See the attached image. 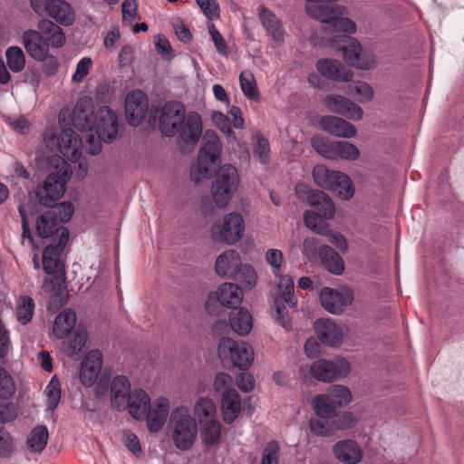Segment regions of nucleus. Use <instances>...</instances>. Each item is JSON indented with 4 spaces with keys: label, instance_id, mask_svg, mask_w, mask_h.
I'll list each match as a JSON object with an SVG mask.
<instances>
[{
    "label": "nucleus",
    "instance_id": "f257e3e1",
    "mask_svg": "<svg viewBox=\"0 0 464 464\" xmlns=\"http://www.w3.org/2000/svg\"><path fill=\"white\" fill-rule=\"evenodd\" d=\"M92 101L89 97L80 99L72 111V122L81 131H90L86 136L88 152L97 155L102 150V141L111 142L118 133L117 114L108 106L91 113Z\"/></svg>",
    "mask_w": 464,
    "mask_h": 464
},
{
    "label": "nucleus",
    "instance_id": "f03ea898",
    "mask_svg": "<svg viewBox=\"0 0 464 464\" xmlns=\"http://www.w3.org/2000/svg\"><path fill=\"white\" fill-rule=\"evenodd\" d=\"M265 257L266 261L271 266L274 276L279 279L277 283L278 294L274 299L276 319L285 330H290L292 323L285 304L290 308L296 306L297 299L294 295V281L291 276L281 275V266L284 259L281 250L268 249Z\"/></svg>",
    "mask_w": 464,
    "mask_h": 464
},
{
    "label": "nucleus",
    "instance_id": "7ed1b4c3",
    "mask_svg": "<svg viewBox=\"0 0 464 464\" xmlns=\"http://www.w3.org/2000/svg\"><path fill=\"white\" fill-rule=\"evenodd\" d=\"M296 193H305L307 202L314 210H306L304 214L305 226L320 235H325L328 225L325 220L334 217L335 208L328 195L321 190L309 189L305 185H297Z\"/></svg>",
    "mask_w": 464,
    "mask_h": 464
},
{
    "label": "nucleus",
    "instance_id": "20e7f679",
    "mask_svg": "<svg viewBox=\"0 0 464 464\" xmlns=\"http://www.w3.org/2000/svg\"><path fill=\"white\" fill-rule=\"evenodd\" d=\"M305 6L309 16L329 24L334 31L353 34L356 25L353 21L346 17L347 9L335 5L338 0H306Z\"/></svg>",
    "mask_w": 464,
    "mask_h": 464
},
{
    "label": "nucleus",
    "instance_id": "39448f33",
    "mask_svg": "<svg viewBox=\"0 0 464 464\" xmlns=\"http://www.w3.org/2000/svg\"><path fill=\"white\" fill-rule=\"evenodd\" d=\"M54 169L46 177L43 186H38L35 191L39 202L45 207H52L64 194L66 183L71 177V168L62 157L52 159Z\"/></svg>",
    "mask_w": 464,
    "mask_h": 464
},
{
    "label": "nucleus",
    "instance_id": "423d86ee",
    "mask_svg": "<svg viewBox=\"0 0 464 464\" xmlns=\"http://www.w3.org/2000/svg\"><path fill=\"white\" fill-rule=\"evenodd\" d=\"M74 212L71 202L53 204L48 210L37 218L36 232L42 238L52 237V241L59 239L62 230L65 228L63 224L67 223Z\"/></svg>",
    "mask_w": 464,
    "mask_h": 464
},
{
    "label": "nucleus",
    "instance_id": "0eeeda50",
    "mask_svg": "<svg viewBox=\"0 0 464 464\" xmlns=\"http://www.w3.org/2000/svg\"><path fill=\"white\" fill-rule=\"evenodd\" d=\"M169 425L175 446L180 450H189L197 438L198 424L188 409L179 407L172 411Z\"/></svg>",
    "mask_w": 464,
    "mask_h": 464
},
{
    "label": "nucleus",
    "instance_id": "6e6552de",
    "mask_svg": "<svg viewBox=\"0 0 464 464\" xmlns=\"http://www.w3.org/2000/svg\"><path fill=\"white\" fill-rule=\"evenodd\" d=\"M220 153L221 141L218 136L213 130H207L198 153L197 169L191 173L192 179L199 181V178L196 177V171L203 178H211L219 163Z\"/></svg>",
    "mask_w": 464,
    "mask_h": 464
},
{
    "label": "nucleus",
    "instance_id": "1a4fd4ad",
    "mask_svg": "<svg viewBox=\"0 0 464 464\" xmlns=\"http://www.w3.org/2000/svg\"><path fill=\"white\" fill-rule=\"evenodd\" d=\"M352 400L350 390L342 385H333L324 394L314 397L312 406L315 414L322 419L334 417L337 409L347 405Z\"/></svg>",
    "mask_w": 464,
    "mask_h": 464
},
{
    "label": "nucleus",
    "instance_id": "9d476101",
    "mask_svg": "<svg viewBox=\"0 0 464 464\" xmlns=\"http://www.w3.org/2000/svg\"><path fill=\"white\" fill-rule=\"evenodd\" d=\"M239 176L237 168L226 164L217 172L212 183V196L218 208H225L237 192Z\"/></svg>",
    "mask_w": 464,
    "mask_h": 464
},
{
    "label": "nucleus",
    "instance_id": "9b49d317",
    "mask_svg": "<svg viewBox=\"0 0 464 464\" xmlns=\"http://www.w3.org/2000/svg\"><path fill=\"white\" fill-rule=\"evenodd\" d=\"M218 355L223 362H231L240 370L248 369L254 361V351L251 345L231 338H222L220 340Z\"/></svg>",
    "mask_w": 464,
    "mask_h": 464
},
{
    "label": "nucleus",
    "instance_id": "f8f14e48",
    "mask_svg": "<svg viewBox=\"0 0 464 464\" xmlns=\"http://www.w3.org/2000/svg\"><path fill=\"white\" fill-rule=\"evenodd\" d=\"M310 372L318 381L333 382L349 373L350 363L343 358L335 361L321 359L313 362Z\"/></svg>",
    "mask_w": 464,
    "mask_h": 464
},
{
    "label": "nucleus",
    "instance_id": "ddd939ff",
    "mask_svg": "<svg viewBox=\"0 0 464 464\" xmlns=\"http://www.w3.org/2000/svg\"><path fill=\"white\" fill-rule=\"evenodd\" d=\"M186 110L184 105L177 101L166 102L160 113L159 128L164 136L173 137L176 135L177 128L182 121Z\"/></svg>",
    "mask_w": 464,
    "mask_h": 464
},
{
    "label": "nucleus",
    "instance_id": "4468645a",
    "mask_svg": "<svg viewBox=\"0 0 464 464\" xmlns=\"http://www.w3.org/2000/svg\"><path fill=\"white\" fill-rule=\"evenodd\" d=\"M82 141L72 129H64L58 136V150L64 158L73 163H79V168L87 171V165L82 160Z\"/></svg>",
    "mask_w": 464,
    "mask_h": 464
},
{
    "label": "nucleus",
    "instance_id": "2eb2a0df",
    "mask_svg": "<svg viewBox=\"0 0 464 464\" xmlns=\"http://www.w3.org/2000/svg\"><path fill=\"white\" fill-rule=\"evenodd\" d=\"M149 109V100L145 92L135 90L125 98V114L128 123L131 126L140 125L145 119Z\"/></svg>",
    "mask_w": 464,
    "mask_h": 464
},
{
    "label": "nucleus",
    "instance_id": "dca6fc26",
    "mask_svg": "<svg viewBox=\"0 0 464 464\" xmlns=\"http://www.w3.org/2000/svg\"><path fill=\"white\" fill-rule=\"evenodd\" d=\"M69 240V230L63 228L59 239L46 246L43 252V266L46 274L51 275L55 271L63 270L61 255Z\"/></svg>",
    "mask_w": 464,
    "mask_h": 464
},
{
    "label": "nucleus",
    "instance_id": "f3484780",
    "mask_svg": "<svg viewBox=\"0 0 464 464\" xmlns=\"http://www.w3.org/2000/svg\"><path fill=\"white\" fill-rule=\"evenodd\" d=\"M315 150L326 158L340 157L344 160H353L359 156V150L353 144L344 140H333L319 143L313 140Z\"/></svg>",
    "mask_w": 464,
    "mask_h": 464
},
{
    "label": "nucleus",
    "instance_id": "a211bd4d",
    "mask_svg": "<svg viewBox=\"0 0 464 464\" xmlns=\"http://www.w3.org/2000/svg\"><path fill=\"white\" fill-rule=\"evenodd\" d=\"M242 298L243 292L241 287L232 283H225L215 293L209 295L208 300L206 303V310L208 313H213V301H218L223 306L235 308L240 304Z\"/></svg>",
    "mask_w": 464,
    "mask_h": 464
},
{
    "label": "nucleus",
    "instance_id": "6ab92c4d",
    "mask_svg": "<svg viewBox=\"0 0 464 464\" xmlns=\"http://www.w3.org/2000/svg\"><path fill=\"white\" fill-rule=\"evenodd\" d=\"M176 135L185 144H197L202 135V120L200 115L196 111L186 113L177 128Z\"/></svg>",
    "mask_w": 464,
    "mask_h": 464
},
{
    "label": "nucleus",
    "instance_id": "aec40b11",
    "mask_svg": "<svg viewBox=\"0 0 464 464\" xmlns=\"http://www.w3.org/2000/svg\"><path fill=\"white\" fill-rule=\"evenodd\" d=\"M322 306L329 313L339 314L353 302V293L350 290L337 291L324 287L320 293Z\"/></svg>",
    "mask_w": 464,
    "mask_h": 464
},
{
    "label": "nucleus",
    "instance_id": "412c9836",
    "mask_svg": "<svg viewBox=\"0 0 464 464\" xmlns=\"http://www.w3.org/2000/svg\"><path fill=\"white\" fill-rule=\"evenodd\" d=\"M337 45L342 50L343 60L348 65L363 70L371 67L370 63L362 60L361 56L362 46L355 38L345 34L340 35Z\"/></svg>",
    "mask_w": 464,
    "mask_h": 464
},
{
    "label": "nucleus",
    "instance_id": "4be33fe9",
    "mask_svg": "<svg viewBox=\"0 0 464 464\" xmlns=\"http://www.w3.org/2000/svg\"><path fill=\"white\" fill-rule=\"evenodd\" d=\"M244 228L243 217L238 213H229L224 217L221 227H213V233L219 230L220 239L232 245L242 237Z\"/></svg>",
    "mask_w": 464,
    "mask_h": 464
},
{
    "label": "nucleus",
    "instance_id": "5701e85b",
    "mask_svg": "<svg viewBox=\"0 0 464 464\" xmlns=\"http://www.w3.org/2000/svg\"><path fill=\"white\" fill-rule=\"evenodd\" d=\"M102 366V353L100 350L90 351L85 356L80 372L82 383L92 386L98 379Z\"/></svg>",
    "mask_w": 464,
    "mask_h": 464
},
{
    "label": "nucleus",
    "instance_id": "b1692460",
    "mask_svg": "<svg viewBox=\"0 0 464 464\" xmlns=\"http://www.w3.org/2000/svg\"><path fill=\"white\" fill-rule=\"evenodd\" d=\"M42 36L43 34L34 29L25 30L22 34V43L29 56L41 62L45 60L49 53V48Z\"/></svg>",
    "mask_w": 464,
    "mask_h": 464
},
{
    "label": "nucleus",
    "instance_id": "393cba45",
    "mask_svg": "<svg viewBox=\"0 0 464 464\" xmlns=\"http://www.w3.org/2000/svg\"><path fill=\"white\" fill-rule=\"evenodd\" d=\"M325 105L331 111L345 116L353 121H358L362 117V108L341 95H328L325 98Z\"/></svg>",
    "mask_w": 464,
    "mask_h": 464
},
{
    "label": "nucleus",
    "instance_id": "a878e982",
    "mask_svg": "<svg viewBox=\"0 0 464 464\" xmlns=\"http://www.w3.org/2000/svg\"><path fill=\"white\" fill-rule=\"evenodd\" d=\"M258 16L272 40L276 45H282L285 42V32L280 19L275 13L263 5L258 7Z\"/></svg>",
    "mask_w": 464,
    "mask_h": 464
},
{
    "label": "nucleus",
    "instance_id": "bb28decb",
    "mask_svg": "<svg viewBox=\"0 0 464 464\" xmlns=\"http://www.w3.org/2000/svg\"><path fill=\"white\" fill-rule=\"evenodd\" d=\"M169 411V401L166 398H159L151 406L149 405L145 418L150 432H158L164 426Z\"/></svg>",
    "mask_w": 464,
    "mask_h": 464
},
{
    "label": "nucleus",
    "instance_id": "cd10ccee",
    "mask_svg": "<svg viewBox=\"0 0 464 464\" xmlns=\"http://www.w3.org/2000/svg\"><path fill=\"white\" fill-rule=\"evenodd\" d=\"M314 331L324 344L337 346L342 342L341 328L330 319H317L314 323Z\"/></svg>",
    "mask_w": 464,
    "mask_h": 464
},
{
    "label": "nucleus",
    "instance_id": "c85d7f7f",
    "mask_svg": "<svg viewBox=\"0 0 464 464\" xmlns=\"http://www.w3.org/2000/svg\"><path fill=\"white\" fill-rule=\"evenodd\" d=\"M150 402V399L145 391L135 389L127 395L126 402L121 408H128L133 418L142 420L145 418Z\"/></svg>",
    "mask_w": 464,
    "mask_h": 464
},
{
    "label": "nucleus",
    "instance_id": "c756f323",
    "mask_svg": "<svg viewBox=\"0 0 464 464\" xmlns=\"http://www.w3.org/2000/svg\"><path fill=\"white\" fill-rule=\"evenodd\" d=\"M315 66L323 76L331 80L349 82L353 75V72L349 69H345L341 63L328 58L319 59Z\"/></svg>",
    "mask_w": 464,
    "mask_h": 464
},
{
    "label": "nucleus",
    "instance_id": "7c9ffc66",
    "mask_svg": "<svg viewBox=\"0 0 464 464\" xmlns=\"http://www.w3.org/2000/svg\"><path fill=\"white\" fill-rule=\"evenodd\" d=\"M221 411L226 423H232L241 411V398L235 389H227L221 394Z\"/></svg>",
    "mask_w": 464,
    "mask_h": 464
},
{
    "label": "nucleus",
    "instance_id": "2f4dec72",
    "mask_svg": "<svg viewBox=\"0 0 464 464\" xmlns=\"http://www.w3.org/2000/svg\"><path fill=\"white\" fill-rule=\"evenodd\" d=\"M320 123L323 130L337 137L352 138L356 133V129L352 123L336 116H324Z\"/></svg>",
    "mask_w": 464,
    "mask_h": 464
},
{
    "label": "nucleus",
    "instance_id": "473e14b6",
    "mask_svg": "<svg viewBox=\"0 0 464 464\" xmlns=\"http://www.w3.org/2000/svg\"><path fill=\"white\" fill-rule=\"evenodd\" d=\"M333 450L336 459L343 463L356 464L362 457L358 443L353 440H343L336 442Z\"/></svg>",
    "mask_w": 464,
    "mask_h": 464
},
{
    "label": "nucleus",
    "instance_id": "72a5a7b5",
    "mask_svg": "<svg viewBox=\"0 0 464 464\" xmlns=\"http://www.w3.org/2000/svg\"><path fill=\"white\" fill-rule=\"evenodd\" d=\"M39 33L46 42L47 47L59 48L65 43V34L62 28L48 19H43L38 23Z\"/></svg>",
    "mask_w": 464,
    "mask_h": 464
},
{
    "label": "nucleus",
    "instance_id": "f704fd0d",
    "mask_svg": "<svg viewBox=\"0 0 464 464\" xmlns=\"http://www.w3.org/2000/svg\"><path fill=\"white\" fill-rule=\"evenodd\" d=\"M241 264L239 254L236 250H227L218 257L215 270L220 276L232 278Z\"/></svg>",
    "mask_w": 464,
    "mask_h": 464
},
{
    "label": "nucleus",
    "instance_id": "c9c22d12",
    "mask_svg": "<svg viewBox=\"0 0 464 464\" xmlns=\"http://www.w3.org/2000/svg\"><path fill=\"white\" fill-rule=\"evenodd\" d=\"M46 14L65 26L72 24L75 18L72 8L63 0H51Z\"/></svg>",
    "mask_w": 464,
    "mask_h": 464
},
{
    "label": "nucleus",
    "instance_id": "e433bc0d",
    "mask_svg": "<svg viewBox=\"0 0 464 464\" xmlns=\"http://www.w3.org/2000/svg\"><path fill=\"white\" fill-rule=\"evenodd\" d=\"M229 324L235 333L246 335L253 326L252 315L246 309L235 307L230 313Z\"/></svg>",
    "mask_w": 464,
    "mask_h": 464
},
{
    "label": "nucleus",
    "instance_id": "4c0bfd02",
    "mask_svg": "<svg viewBox=\"0 0 464 464\" xmlns=\"http://www.w3.org/2000/svg\"><path fill=\"white\" fill-rule=\"evenodd\" d=\"M319 257L324 267L334 275H341L344 270V263L342 256L331 246H321Z\"/></svg>",
    "mask_w": 464,
    "mask_h": 464
},
{
    "label": "nucleus",
    "instance_id": "58836bf2",
    "mask_svg": "<svg viewBox=\"0 0 464 464\" xmlns=\"http://www.w3.org/2000/svg\"><path fill=\"white\" fill-rule=\"evenodd\" d=\"M130 392V383L127 377L119 375L113 378L111 386V404L121 408L126 402V397Z\"/></svg>",
    "mask_w": 464,
    "mask_h": 464
},
{
    "label": "nucleus",
    "instance_id": "ea45409f",
    "mask_svg": "<svg viewBox=\"0 0 464 464\" xmlns=\"http://www.w3.org/2000/svg\"><path fill=\"white\" fill-rule=\"evenodd\" d=\"M76 324V314L72 309H65L55 318L53 324V334L59 338H64L73 329Z\"/></svg>",
    "mask_w": 464,
    "mask_h": 464
},
{
    "label": "nucleus",
    "instance_id": "a19ab883",
    "mask_svg": "<svg viewBox=\"0 0 464 464\" xmlns=\"http://www.w3.org/2000/svg\"><path fill=\"white\" fill-rule=\"evenodd\" d=\"M342 199H350L354 193L351 179L344 173L337 171L328 188Z\"/></svg>",
    "mask_w": 464,
    "mask_h": 464
},
{
    "label": "nucleus",
    "instance_id": "79ce46f5",
    "mask_svg": "<svg viewBox=\"0 0 464 464\" xmlns=\"http://www.w3.org/2000/svg\"><path fill=\"white\" fill-rule=\"evenodd\" d=\"M48 430L45 426L39 425L32 430L27 439V447L32 452L41 453L48 443Z\"/></svg>",
    "mask_w": 464,
    "mask_h": 464
},
{
    "label": "nucleus",
    "instance_id": "37998d69",
    "mask_svg": "<svg viewBox=\"0 0 464 464\" xmlns=\"http://www.w3.org/2000/svg\"><path fill=\"white\" fill-rule=\"evenodd\" d=\"M203 424L201 436L207 447H213L219 443L221 438V424L217 419L208 420Z\"/></svg>",
    "mask_w": 464,
    "mask_h": 464
},
{
    "label": "nucleus",
    "instance_id": "c03bdc74",
    "mask_svg": "<svg viewBox=\"0 0 464 464\" xmlns=\"http://www.w3.org/2000/svg\"><path fill=\"white\" fill-rule=\"evenodd\" d=\"M194 413L199 422L204 423L208 420L216 419V405L211 399L199 398L195 404Z\"/></svg>",
    "mask_w": 464,
    "mask_h": 464
},
{
    "label": "nucleus",
    "instance_id": "a18cd8bd",
    "mask_svg": "<svg viewBox=\"0 0 464 464\" xmlns=\"http://www.w3.org/2000/svg\"><path fill=\"white\" fill-rule=\"evenodd\" d=\"M34 312V301L28 295L22 296L19 299L16 307V318L22 324H27L31 322Z\"/></svg>",
    "mask_w": 464,
    "mask_h": 464
},
{
    "label": "nucleus",
    "instance_id": "49530a36",
    "mask_svg": "<svg viewBox=\"0 0 464 464\" xmlns=\"http://www.w3.org/2000/svg\"><path fill=\"white\" fill-rule=\"evenodd\" d=\"M5 57L6 63L12 72H19L24 70L25 65V56L20 47L11 46L7 48Z\"/></svg>",
    "mask_w": 464,
    "mask_h": 464
},
{
    "label": "nucleus",
    "instance_id": "de8ad7c7",
    "mask_svg": "<svg viewBox=\"0 0 464 464\" xmlns=\"http://www.w3.org/2000/svg\"><path fill=\"white\" fill-rule=\"evenodd\" d=\"M238 281L242 287L252 288L256 283V273L253 266L247 264H241L238 271L232 277Z\"/></svg>",
    "mask_w": 464,
    "mask_h": 464
},
{
    "label": "nucleus",
    "instance_id": "09e8293b",
    "mask_svg": "<svg viewBox=\"0 0 464 464\" xmlns=\"http://www.w3.org/2000/svg\"><path fill=\"white\" fill-rule=\"evenodd\" d=\"M239 82L240 88L245 96L251 100L259 99V92L252 72H242L239 75Z\"/></svg>",
    "mask_w": 464,
    "mask_h": 464
},
{
    "label": "nucleus",
    "instance_id": "8fccbe9b",
    "mask_svg": "<svg viewBox=\"0 0 464 464\" xmlns=\"http://www.w3.org/2000/svg\"><path fill=\"white\" fill-rule=\"evenodd\" d=\"M87 342V333L85 330H78L73 334L72 338L69 339L65 350L69 356L74 357L85 346Z\"/></svg>",
    "mask_w": 464,
    "mask_h": 464
},
{
    "label": "nucleus",
    "instance_id": "3c124183",
    "mask_svg": "<svg viewBox=\"0 0 464 464\" xmlns=\"http://www.w3.org/2000/svg\"><path fill=\"white\" fill-rule=\"evenodd\" d=\"M48 409L53 411L57 408L61 400V384L59 380L53 376L45 389Z\"/></svg>",
    "mask_w": 464,
    "mask_h": 464
},
{
    "label": "nucleus",
    "instance_id": "603ef678",
    "mask_svg": "<svg viewBox=\"0 0 464 464\" xmlns=\"http://www.w3.org/2000/svg\"><path fill=\"white\" fill-rule=\"evenodd\" d=\"M336 173V170H330L323 165H316L313 169V178L319 187L327 189Z\"/></svg>",
    "mask_w": 464,
    "mask_h": 464
},
{
    "label": "nucleus",
    "instance_id": "864d4df0",
    "mask_svg": "<svg viewBox=\"0 0 464 464\" xmlns=\"http://www.w3.org/2000/svg\"><path fill=\"white\" fill-rule=\"evenodd\" d=\"M16 387L11 374L0 366V398L9 399L15 392Z\"/></svg>",
    "mask_w": 464,
    "mask_h": 464
},
{
    "label": "nucleus",
    "instance_id": "5fc2aeb1",
    "mask_svg": "<svg viewBox=\"0 0 464 464\" xmlns=\"http://www.w3.org/2000/svg\"><path fill=\"white\" fill-rule=\"evenodd\" d=\"M253 148L254 157L261 163L266 164L269 161L270 146L268 140L259 134L255 137Z\"/></svg>",
    "mask_w": 464,
    "mask_h": 464
},
{
    "label": "nucleus",
    "instance_id": "6e6d98bb",
    "mask_svg": "<svg viewBox=\"0 0 464 464\" xmlns=\"http://www.w3.org/2000/svg\"><path fill=\"white\" fill-rule=\"evenodd\" d=\"M50 279H46L44 288L46 292L53 293V296L57 297L64 289V272L63 270L55 271L52 274Z\"/></svg>",
    "mask_w": 464,
    "mask_h": 464
},
{
    "label": "nucleus",
    "instance_id": "4d7b16f0",
    "mask_svg": "<svg viewBox=\"0 0 464 464\" xmlns=\"http://www.w3.org/2000/svg\"><path fill=\"white\" fill-rule=\"evenodd\" d=\"M279 451L277 441L268 442L263 450L261 464H279Z\"/></svg>",
    "mask_w": 464,
    "mask_h": 464
},
{
    "label": "nucleus",
    "instance_id": "13d9d810",
    "mask_svg": "<svg viewBox=\"0 0 464 464\" xmlns=\"http://www.w3.org/2000/svg\"><path fill=\"white\" fill-rule=\"evenodd\" d=\"M197 4L209 20L219 18V5L217 0H196Z\"/></svg>",
    "mask_w": 464,
    "mask_h": 464
},
{
    "label": "nucleus",
    "instance_id": "bf43d9fd",
    "mask_svg": "<svg viewBox=\"0 0 464 464\" xmlns=\"http://www.w3.org/2000/svg\"><path fill=\"white\" fill-rule=\"evenodd\" d=\"M92 66V60L90 57L82 58L76 66V71L73 73L72 80L74 82H81L90 72Z\"/></svg>",
    "mask_w": 464,
    "mask_h": 464
},
{
    "label": "nucleus",
    "instance_id": "052dcab7",
    "mask_svg": "<svg viewBox=\"0 0 464 464\" xmlns=\"http://www.w3.org/2000/svg\"><path fill=\"white\" fill-rule=\"evenodd\" d=\"M356 422V419L350 411H345L341 415L334 416L333 426L337 430H345L353 427Z\"/></svg>",
    "mask_w": 464,
    "mask_h": 464
},
{
    "label": "nucleus",
    "instance_id": "680f3d73",
    "mask_svg": "<svg viewBox=\"0 0 464 464\" xmlns=\"http://www.w3.org/2000/svg\"><path fill=\"white\" fill-rule=\"evenodd\" d=\"M311 431L318 436H330L333 431V428L329 425L326 419L318 420V419H311L309 422Z\"/></svg>",
    "mask_w": 464,
    "mask_h": 464
},
{
    "label": "nucleus",
    "instance_id": "e2e57ef3",
    "mask_svg": "<svg viewBox=\"0 0 464 464\" xmlns=\"http://www.w3.org/2000/svg\"><path fill=\"white\" fill-rule=\"evenodd\" d=\"M208 32L218 52L222 55H227L228 53V46L222 34L213 24L208 25Z\"/></svg>",
    "mask_w": 464,
    "mask_h": 464
},
{
    "label": "nucleus",
    "instance_id": "0e129e2a",
    "mask_svg": "<svg viewBox=\"0 0 464 464\" xmlns=\"http://www.w3.org/2000/svg\"><path fill=\"white\" fill-rule=\"evenodd\" d=\"M18 211H19V214L22 218L23 242L24 243L25 240H28V243L30 245L34 246V237H33L32 231L30 229V225H29V221H28L26 210L23 205H20L18 207Z\"/></svg>",
    "mask_w": 464,
    "mask_h": 464
},
{
    "label": "nucleus",
    "instance_id": "69168bd1",
    "mask_svg": "<svg viewBox=\"0 0 464 464\" xmlns=\"http://www.w3.org/2000/svg\"><path fill=\"white\" fill-rule=\"evenodd\" d=\"M353 90L356 94L359 95V102H368L373 96V91L372 87L364 82H356L353 84Z\"/></svg>",
    "mask_w": 464,
    "mask_h": 464
},
{
    "label": "nucleus",
    "instance_id": "338daca9",
    "mask_svg": "<svg viewBox=\"0 0 464 464\" xmlns=\"http://www.w3.org/2000/svg\"><path fill=\"white\" fill-rule=\"evenodd\" d=\"M325 236L328 237V240L332 243L336 248H338L342 253H345L348 249L347 240L344 236L340 232L332 231L328 228Z\"/></svg>",
    "mask_w": 464,
    "mask_h": 464
},
{
    "label": "nucleus",
    "instance_id": "774afa93",
    "mask_svg": "<svg viewBox=\"0 0 464 464\" xmlns=\"http://www.w3.org/2000/svg\"><path fill=\"white\" fill-rule=\"evenodd\" d=\"M137 8L136 0H124L121 5L123 22L129 20V23H131L133 18L137 15Z\"/></svg>",
    "mask_w": 464,
    "mask_h": 464
}]
</instances>
